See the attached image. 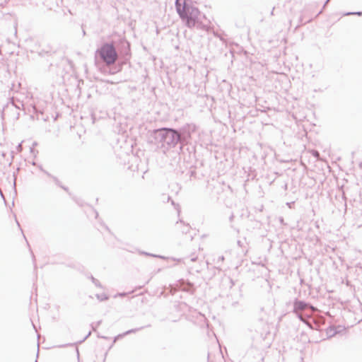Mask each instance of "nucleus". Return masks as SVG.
<instances>
[{"label":"nucleus","instance_id":"f257e3e1","mask_svg":"<svg viewBox=\"0 0 362 362\" xmlns=\"http://www.w3.org/2000/svg\"><path fill=\"white\" fill-rule=\"evenodd\" d=\"M177 10L180 18L185 22L187 27H194L199 23V18L201 13L197 8L186 4L181 6V5L177 2Z\"/></svg>","mask_w":362,"mask_h":362},{"label":"nucleus","instance_id":"f03ea898","mask_svg":"<svg viewBox=\"0 0 362 362\" xmlns=\"http://www.w3.org/2000/svg\"><path fill=\"white\" fill-rule=\"evenodd\" d=\"M97 54L107 65L115 64L118 57L114 45L109 43L103 45V46L98 49Z\"/></svg>","mask_w":362,"mask_h":362},{"label":"nucleus","instance_id":"7ed1b4c3","mask_svg":"<svg viewBox=\"0 0 362 362\" xmlns=\"http://www.w3.org/2000/svg\"><path fill=\"white\" fill-rule=\"evenodd\" d=\"M166 136L171 137L173 140L175 141H177L179 139V135L172 129L167 130Z\"/></svg>","mask_w":362,"mask_h":362},{"label":"nucleus","instance_id":"20e7f679","mask_svg":"<svg viewBox=\"0 0 362 362\" xmlns=\"http://www.w3.org/2000/svg\"><path fill=\"white\" fill-rule=\"evenodd\" d=\"M306 305L301 302V301H297L294 303V308L296 310H303L305 308Z\"/></svg>","mask_w":362,"mask_h":362},{"label":"nucleus","instance_id":"39448f33","mask_svg":"<svg viewBox=\"0 0 362 362\" xmlns=\"http://www.w3.org/2000/svg\"><path fill=\"white\" fill-rule=\"evenodd\" d=\"M97 296H98V298L100 300H107L108 298L107 296L105 293H101L100 296H99V294H98Z\"/></svg>","mask_w":362,"mask_h":362},{"label":"nucleus","instance_id":"423d86ee","mask_svg":"<svg viewBox=\"0 0 362 362\" xmlns=\"http://www.w3.org/2000/svg\"><path fill=\"white\" fill-rule=\"evenodd\" d=\"M312 153H313V155L314 156H315V157H317V158H318V157H319V153H318L317 151H312Z\"/></svg>","mask_w":362,"mask_h":362}]
</instances>
